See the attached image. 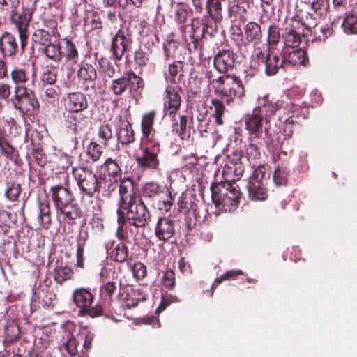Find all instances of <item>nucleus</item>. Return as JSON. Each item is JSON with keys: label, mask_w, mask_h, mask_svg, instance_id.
Instances as JSON below:
<instances>
[{"label": "nucleus", "mask_w": 357, "mask_h": 357, "mask_svg": "<svg viewBox=\"0 0 357 357\" xmlns=\"http://www.w3.org/2000/svg\"><path fill=\"white\" fill-rule=\"evenodd\" d=\"M225 0H206V13L203 16H195L190 20V34L187 42L190 52L203 53L204 39L209 36H214L217 24L223 20V5Z\"/></svg>", "instance_id": "obj_1"}, {"label": "nucleus", "mask_w": 357, "mask_h": 357, "mask_svg": "<svg viewBox=\"0 0 357 357\" xmlns=\"http://www.w3.org/2000/svg\"><path fill=\"white\" fill-rule=\"evenodd\" d=\"M134 179L126 176L120 179L119 185V200L118 209L133 213L151 215L144 202L139 197Z\"/></svg>", "instance_id": "obj_2"}, {"label": "nucleus", "mask_w": 357, "mask_h": 357, "mask_svg": "<svg viewBox=\"0 0 357 357\" xmlns=\"http://www.w3.org/2000/svg\"><path fill=\"white\" fill-rule=\"evenodd\" d=\"M210 189L212 202L218 210L231 212L238 207L241 192L235 183H213Z\"/></svg>", "instance_id": "obj_3"}, {"label": "nucleus", "mask_w": 357, "mask_h": 357, "mask_svg": "<svg viewBox=\"0 0 357 357\" xmlns=\"http://www.w3.org/2000/svg\"><path fill=\"white\" fill-rule=\"evenodd\" d=\"M118 227L116 236L123 241H129L130 238H135L139 229L145 227L151 220V215L132 213L116 211Z\"/></svg>", "instance_id": "obj_4"}, {"label": "nucleus", "mask_w": 357, "mask_h": 357, "mask_svg": "<svg viewBox=\"0 0 357 357\" xmlns=\"http://www.w3.org/2000/svg\"><path fill=\"white\" fill-rule=\"evenodd\" d=\"M139 150L140 155H134L137 166L143 170H160V144L156 133L142 136Z\"/></svg>", "instance_id": "obj_5"}, {"label": "nucleus", "mask_w": 357, "mask_h": 357, "mask_svg": "<svg viewBox=\"0 0 357 357\" xmlns=\"http://www.w3.org/2000/svg\"><path fill=\"white\" fill-rule=\"evenodd\" d=\"M72 174L82 195L92 198L100 192L102 178L98 176L91 167L78 165L73 167Z\"/></svg>", "instance_id": "obj_6"}, {"label": "nucleus", "mask_w": 357, "mask_h": 357, "mask_svg": "<svg viewBox=\"0 0 357 357\" xmlns=\"http://www.w3.org/2000/svg\"><path fill=\"white\" fill-rule=\"evenodd\" d=\"M36 0H22V12L18 13L15 9L12 10L10 21L15 24L20 39V46L23 51L27 45L28 27L36 9Z\"/></svg>", "instance_id": "obj_7"}, {"label": "nucleus", "mask_w": 357, "mask_h": 357, "mask_svg": "<svg viewBox=\"0 0 357 357\" xmlns=\"http://www.w3.org/2000/svg\"><path fill=\"white\" fill-rule=\"evenodd\" d=\"M216 83L215 91L229 100L242 98L245 96V87L242 80L235 74L225 75L213 80Z\"/></svg>", "instance_id": "obj_8"}, {"label": "nucleus", "mask_w": 357, "mask_h": 357, "mask_svg": "<svg viewBox=\"0 0 357 357\" xmlns=\"http://www.w3.org/2000/svg\"><path fill=\"white\" fill-rule=\"evenodd\" d=\"M94 300L95 296L90 288H77L73 293V301L79 308L78 314L80 316L95 317L102 314L100 307L92 305Z\"/></svg>", "instance_id": "obj_9"}, {"label": "nucleus", "mask_w": 357, "mask_h": 357, "mask_svg": "<svg viewBox=\"0 0 357 357\" xmlns=\"http://www.w3.org/2000/svg\"><path fill=\"white\" fill-rule=\"evenodd\" d=\"M198 202L195 197L183 194L178 201V211L184 213V220L188 231H191L197 225L205 222L206 216L200 215Z\"/></svg>", "instance_id": "obj_10"}, {"label": "nucleus", "mask_w": 357, "mask_h": 357, "mask_svg": "<svg viewBox=\"0 0 357 357\" xmlns=\"http://www.w3.org/2000/svg\"><path fill=\"white\" fill-rule=\"evenodd\" d=\"M133 43L132 31L129 26H121L111 40L110 52L115 61L122 60Z\"/></svg>", "instance_id": "obj_11"}, {"label": "nucleus", "mask_w": 357, "mask_h": 357, "mask_svg": "<svg viewBox=\"0 0 357 357\" xmlns=\"http://www.w3.org/2000/svg\"><path fill=\"white\" fill-rule=\"evenodd\" d=\"M35 88L15 91L11 102L15 109L23 114H33L39 109V102L34 92Z\"/></svg>", "instance_id": "obj_12"}, {"label": "nucleus", "mask_w": 357, "mask_h": 357, "mask_svg": "<svg viewBox=\"0 0 357 357\" xmlns=\"http://www.w3.org/2000/svg\"><path fill=\"white\" fill-rule=\"evenodd\" d=\"M244 37L241 52H248L252 47L257 49L264 39L261 25L257 22L250 21L243 25Z\"/></svg>", "instance_id": "obj_13"}, {"label": "nucleus", "mask_w": 357, "mask_h": 357, "mask_svg": "<svg viewBox=\"0 0 357 357\" xmlns=\"http://www.w3.org/2000/svg\"><path fill=\"white\" fill-rule=\"evenodd\" d=\"M281 56L284 63V72L298 69L301 66L306 67L309 64L307 54L302 48L292 50L282 49Z\"/></svg>", "instance_id": "obj_14"}, {"label": "nucleus", "mask_w": 357, "mask_h": 357, "mask_svg": "<svg viewBox=\"0 0 357 357\" xmlns=\"http://www.w3.org/2000/svg\"><path fill=\"white\" fill-rule=\"evenodd\" d=\"M10 76L14 84V92L36 88V75L34 73L30 75L28 68L15 67L10 71Z\"/></svg>", "instance_id": "obj_15"}, {"label": "nucleus", "mask_w": 357, "mask_h": 357, "mask_svg": "<svg viewBox=\"0 0 357 357\" xmlns=\"http://www.w3.org/2000/svg\"><path fill=\"white\" fill-rule=\"evenodd\" d=\"M243 158V151L239 149H235L231 153L227 154V161L223 169V174L233 173L234 177L232 179L238 181L245 172Z\"/></svg>", "instance_id": "obj_16"}, {"label": "nucleus", "mask_w": 357, "mask_h": 357, "mask_svg": "<svg viewBox=\"0 0 357 357\" xmlns=\"http://www.w3.org/2000/svg\"><path fill=\"white\" fill-rule=\"evenodd\" d=\"M256 56L264 65V71L266 75H275L280 70L284 72V63L281 52L279 54H271V52L268 50V52L265 54L259 50L256 53Z\"/></svg>", "instance_id": "obj_17"}, {"label": "nucleus", "mask_w": 357, "mask_h": 357, "mask_svg": "<svg viewBox=\"0 0 357 357\" xmlns=\"http://www.w3.org/2000/svg\"><path fill=\"white\" fill-rule=\"evenodd\" d=\"M264 119L255 109L244 116L243 119L245 125V129L250 135V141L262 139Z\"/></svg>", "instance_id": "obj_18"}, {"label": "nucleus", "mask_w": 357, "mask_h": 357, "mask_svg": "<svg viewBox=\"0 0 357 357\" xmlns=\"http://www.w3.org/2000/svg\"><path fill=\"white\" fill-rule=\"evenodd\" d=\"M56 215L65 225L73 226L82 217V211L76 198L56 210Z\"/></svg>", "instance_id": "obj_19"}, {"label": "nucleus", "mask_w": 357, "mask_h": 357, "mask_svg": "<svg viewBox=\"0 0 357 357\" xmlns=\"http://www.w3.org/2000/svg\"><path fill=\"white\" fill-rule=\"evenodd\" d=\"M182 88L178 86H167L165 90V111L169 116H174L181 106Z\"/></svg>", "instance_id": "obj_20"}, {"label": "nucleus", "mask_w": 357, "mask_h": 357, "mask_svg": "<svg viewBox=\"0 0 357 357\" xmlns=\"http://www.w3.org/2000/svg\"><path fill=\"white\" fill-rule=\"evenodd\" d=\"M38 210L34 215L38 225L45 229H49L52 225L50 202L47 194L39 195L37 198Z\"/></svg>", "instance_id": "obj_21"}, {"label": "nucleus", "mask_w": 357, "mask_h": 357, "mask_svg": "<svg viewBox=\"0 0 357 357\" xmlns=\"http://www.w3.org/2000/svg\"><path fill=\"white\" fill-rule=\"evenodd\" d=\"M235 53L231 50H220L213 57V65L216 70L225 75L235 66Z\"/></svg>", "instance_id": "obj_22"}, {"label": "nucleus", "mask_w": 357, "mask_h": 357, "mask_svg": "<svg viewBox=\"0 0 357 357\" xmlns=\"http://www.w3.org/2000/svg\"><path fill=\"white\" fill-rule=\"evenodd\" d=\"M259 105L255 109L265 119L269 121L270 119L275 115L276 112L281 111L282 99L273 101L268 94L264 95L257 98Z\"/></svg>", "instance_id": "obj_23"}, {"label": "nucleus", "mask_w": 357, "mask_h": 357, "mask_svg": "<svg viewBox=\"0 0 357 357\" xmlns=\"http://www.w3.org/2000/svg\"><path fill=\"white\" fill-rule=\"evenodd\" d=\"M176 222L168 217L158 218L155 226V235L163 242H168L176 234Z\"/></svg>", "instance_id": "obj_24"}, {"label": "nucleus", "mask_w": 357, "mask_h": 357, "mask_svg": "<svg viewBox=\"0 0 357 357\" xmlns=\"http://www.w3.org/2000/svg\"><path fill=\"white\" fill-rule=\"evenodd\" d=\"M50 192L55 210L75 199L73 191L61 184L51 187Z\"/></svg>", "instance_id": "obj_25"}, {"label": "nucleus", "mask_w": 357, "mask_h": 357, "mask_svg": "<svg viewBox=\"0 0 357 357\" xmlns=\"http://www.w3.org/2000/svg\"><path fill=\"white\" fill-rule=\"evenodd\" d=\"M65 107L69 112L79 113L89 107V102L86 95L82 92H70L66 95Z\"/></svg>", "instance_id": "obj_26"}, {"label": "nucleus", "mask_w": 357, "mask_h": 357, "mask_svg": "<svg viewBox=\"0 0 357 357\" xmlns=\"http://www.w3.org/2000/svg\"><path fill=\"white\" fill-rule=\"evenodd\" d=\"M105 248L107 250L111 249L110 258L114 261L123 263L130 261L129 248L124 242L116 243L115 241H110L106 243Z\"/></svg>", "instance_id": "obj_27"}, {"label": "nucleus", "mask_w": 357, "mask_h": 357, "mask_svg": "<svg viewBox=\"0 0 357 357\" xmlns=\"http://www.w3.org/2000/svg\"><path fill=\"white\" fill-rule=\"evenodd\" d=\"M298 27L291 24V27H286L282 33V40L284 44L282 49L289 50L298 48L301 42L302 36L304 37L302 33H299L296 31Z\"/></svg>", "instance_id": "obj_28"}, {"label": "nucleus", "mask_w": 357, "mask_h": 357, "mask_svg": "<svg viewBox=\"0 0 357 357\" xmlns=\"http://www.w3.org/2000/svg\"><path fill=\"white\" fill-rule=\"evenodd\" d=\"M121 155L117 156L115 159L108 158L102 165L104 169V176H107L110 180L116 182L119 178H121L122 169L119 165L121 164Z\"/></svg>", "instance_id": "obj_29"}, {"label": "nucleus", "mask_w": 357, "mask_h": 357, "mask_svg": "<svg viewBox=\"0 0 357 357\" xmlns=\"http://www.w3.org/2000/svg\"><path fill=\"white\" fill-rule=\"evenodd\" d=\"M117 140L122 146H128L135 141V132L128 121L122 122L116 131Z\"/></svg>", "instance_id": "obj_30"}, {"label": "nucleus", "mask_w": 357, "mask_h": 357, "mask_svg": "<svg viewBox=\"0 0 357 357\" xmlns=\"http://www.w3.org/2000/svg\"><path fill=\"white\" fill-rule=\"evenodd\" d=\"M248 197L254 201H264L267 199L268 190L264 183L259 181H248L247 184Z\"/></svg>", "instance_id": "obj_31"}, {"label": "nucleus", "mask_w": 357, "mask_h": 357, "mask_svg": "<svg viewBox=\"0 0 357 357\" xmlns=\"http://www.w3.org/2000/svg\"><path fill=\"white\" fill-rule=\"evenodd\" d=\"M63 43L62 59L64 58L65 61L71 65L77 64L79 58L77 45L68 38H63Z\"/></svg>", "instance_id": "obj_32"}, {"label": "nucleus", "mask_w": 357, "mask_h": 357, "mask_svg": "<svg viewBox=\"0 0 357 357\" xmlns=\"http://www.w3.org/2000/svg\"><path fill=\"white\" fill-rule=\"evenodd\" d=\"M17 43L15 36L5 32L0 38V50L4 56H12L16 54Z\"/></svg>", "instance_id": "obj_33"}, {"label": "nucleus", "mask_w": 357, "mask_h": 357, "mask_svg": "<svg viewBox=\"0 0 357 357\" xmlns=\"http://www.w3.org/2000/svg\"><path fill=\"white\" fill-rule=\"evenodd\" d=\"M77 77L84 84H91L96 80L97 71L92 64L82 62L79 65Z\"/></svg>", "instance_id": "obj_34"}, {"label": "nucleus", "mask_w": 357, "mask_h": 357, "mask_svg": "<svg viewBox=\"0 0 357 357\" xmlns=\"http://www.w3.org/2000/svg\"><path fill=\"white\" fill-rule=\"evenodd\" d=\"M84 27L89 31L102 30V22L100 14L93 9L86 10L84 15Z\"/></svg>", "instance_id": "obj_35"}, {"label": "nucleus", "mask_w": 357, "mask_h": 357, "mask_svg": "<svg viewBox=\"0 0 357 357\" xmlns=\"http://www.w3.org/2000/svg\"><path fill=\"white\" fill-rule=\"evenodd\" d=\"M126 294L124 299L128 308L136 307L139 302L146 301L147 297L141 288H130L126 290Z\"/></svg>", "instance_id": "obj_36"}, {"label": "nucleus", "mask_w": 357, "mask_h": 357, "mask_svg": "<svg viewBox=\"0 0 357 357\" xmlns=\"http://www.w3.org/2000/svg\"><path fill=\"white\" fill-rule=\"evenodd\" d=\"M266 44L268 46V50L271 52L278 47L280 39H282V33H280V29L275 23L271 24L266 31Z\"/></svg>", "instance_id": "obj_37"}, {"label": "nucleus", "mask_w": 357, "mask_h": 357, "mask_svg": "<svg viewBox=\"0 0 357 357\" xmlns=\"http://www.w3.org/2000/svg\"><path fill=\"white\" fill-rule=\"evenodd\" d=\"M157 113L155 110L145 112L142 116L141 132L142 136L156 133L153 126Z\"/></svg>", "instance_id": "obj_38"}, {"label": "nucleus", "mask_w": 357, "mask_h": 357, "mask_svg": "<svg viewBox=\"0 0 357 357\" xmlns=\"http://www.w3.org/2000/svg\"><path fill=\"white\" fill-rule=\"evenodd\" d=\"M163 192L162 187L157 183H146L142 188L141 199L153 203Z\"/></svg>", "instance_id": "obj_39"}, {"label": "nucleus", "mask_w": 357, "mask_h": 357, "mask_svg": "<svg viewBox=\"0 0 357 357\" xmlns=\"http://www.w3.org/2000/svg\"><path fill=\"white\" fill-rule=\"evenodd\" d=\"M54 35V31L45 30L43 28H38L33 33L31 39L36 45L43 47L52 42V37Z\"/></svg>", "instance_id": "obj_40"}, {"label": "nucleus", "mask_w": 357, "mask_h": 357, "mask_svg": "<svg viewBox=\"0 0 357 357\" xmlns=\"http://www.w3.org/2000/svg\"><path fill=\"white\" fill-rule=\"evenodd\" d=\"M130 79L126 76H122L119 78L113 79L109 85L108 89L114 96H120L129 92L130 89Z\"/></svg>", "instance_id": "obj_41"}, {"label": "nucleus", "mask_w": 357, "mask_h": 357, "mask_svg": "<svg viewBox=\"0 0 357 357\" xmlns=\"http://www.w3.org/2000/svg\"><path fill=\"white\" fill-rule=\"evenodd\" d=\"M192 13L187 3L178 2L174 10V20L177 24L184 26Z\"/></svg>", "instance_id": "obj_42"}, {"label": "nucleus", "mask_w": 357, "mask_h": 357, "mask_svg": "<svg viewBox=\"0 0 357 357\" xmlns=\"http://www.w3.org/2000/svg\"><path fill=\"white\" fill-rule=\"evenodd\" d=\"M173 202L171 192L169 190H163L159 197L151 204L153 208L167 213L171 210Z\"/></svg>", "instance_id": "obj_43"}, {"label": "nucleus", "mask_w": 357, "mask_h": 357, "mask_svg": "<svg viewBox=\"0 0 357 357\" xmlns=\"http://www.w3.org/2000/svg\"><path fill=\"white\" fill-rule=\"evenodd\" d=\"M88 238V235L86 234H82L80 233L77 238V252H76V258L77 262L75 264V266L81 269H84L85 267L84 261V250L86 245V241Z\"/></svg>", "instance_id": "obj_44"}, {"label": "nucleus", "mask_w": 357, "mask_h": 357, "mask_svg": "<svg viewBox=\"0 0 357 357\" xmlns=\"http://www.w3.org/2000/svg\"><path fill=\"white\" fill-rule=\"evenodd\" d=\"M54 281L62 285L66 281L72 280L74 276L73 270L67 266H57L52 272Z\"/></svg>", "instance_id": "obj_45"}, {"label": "nucleus", "mask_w": 357, "mask_h": 357, "mask_svg": "<svg viewBox=\"0 0 357 357\" xmlns=\"http://www.w3.org/2000/svg\"><path fill=\"white\" fill-rule=\"evenodd\" d=\"M61 46L59 44H54L52 42L50 44L40 47V51L45 55L47 58L55 63L61 62L62 59V54Z\"/></svg>", "instance_id": "obj_46"}, {"label": "nucleus", "mask_w": 357, "mask_h": 357, "mask_svg": "<svg viewBox=\"0 0 357 357\" xmlns=\"http://www.w3.org/2000/svg\"><path fill=\"white\" fill-rule=\"evenodd\" d=\"M22 193L21 185L15 181H6L4 192L5 197L10 202H16Z\"/></svg>", "instance_id": "obj_47"}, {"label": "nucleus", "mask_w": 357, "mask_h": 357, "mask_svg": "<svg viewBox=\"0 0 357 357\" xmlns=\"http://www.w3.org/2000/svg\"><path fill=\"white\" fill-rule=\"evenodd\" d=\"M282 106L281 107V111H282L284 116H287V118L293 119L294 116L298 117L303 116V112L301 106L296 103L293 102L289 100L282 99Z\"/></svg>", "instance_id": "obj_48"}, {"label": "nucleus", "mask_w": 357, "mask_h": 357, "mask_svg": "<svg viewBox=\"0 0 357 357\" xmlns=\"http://www.w3.org/2000/svg\"><path fill=\"white\" fill-rule=\"evenodd\" d=\"M97 135L99 142L105 147L108 146L109 141L114 137L112 125L106 123L101 124L98 128Z\"/></svg>", "instance_id": "obj_49"}, {"label": "nucleus", "mask_w": 357, "mask_h": 357, "mask_svg": "<svg viewBox=\"0 0 357 357\" xmlns=\"http://www.w3.org/2000/svg\"><path fill=\"white\" fill-rule=\"evenodd\" d=\"M128 79H130L129 93L138 94L144 88L145 84L142 77L138 76L135 72L130 70L127 73Z\"/></svg>", "instance_id": "obj_50"}, {"label": "nucleus", "mask_w": 357, "mask_h": 357, "mask_svg": "<svg viewBox=\"0 0 357 357\" xmlns=\"http://www.w3.org/2000/svg\"><path fill=\"white\" fill-rule=\"evenodd\" d=\"M210 109L213 112L212 116L215 119L216 123L222 125L224 123L222 116L226 110L223 102L216 98L212 99Z\"/></svg>", "instance_id": "obj_51"}, {"label": "nucleus", "mask_w": 357, "mask_h": 357, "mask_svg": "<svg viewBox=\"0 0 357 357\" xmlns=\"http://www.w3.org/2000/svg\"><path fill=\"white\" fill-rule=\"evenodd\" d=\"M243 3H234L228 8L229 15L234 17L236 20H238L241 22L245 23L247 20V8L242 6Z\"/></svg>", "instance_id": "obj_52"}, {"label": "nucleus", "mask_w": 357, "mask_h": 357, "mask_svg": "<svg viewBox=\"0 0 357 357\" xmlns=\"http://www.w3.org/2000/svg\"><path fill=\"white\" fill-rule=\"evenodd\" d=\"M103 153L102 146L96 142H91L86 148V155L89 162H98Z\"/></svg>", "instance_id": "obj_53"}, {"label": "nucleus", "mask_w": 357, "mask_h": 357, "mask_svg": "<svg viewBox=\"0 0 357 357\" xmlns=\"http://www.w3.org/2000/svg\"><path fill=\"white\" fill-rule=\"evenodd\" d=\"M99 72L109 78H112L116 74V69L110 59L101 56L98 59Z\"/></svg>", "instance_id": "obj_54"}, {"label": "nucleus", "mask_w": 357, "mask_h": 357, "mask_svg": "<svg viewBox=\"0 0 357 357\" xmlns=\"http://www.w3.org/2000/svg\"><path fill=\"white\" fill-rule=\"evenodd\" d=\"M77 335L79 342L84 340L83 349L81 351L82 356L79 357H88L87 355H84V349L87 352L91 348L94 335L86 327H84Z\"/></svg>", "instance_id": "obj_55"}, {"label": "nucleus", "mask_w": 357, "mask_h": 357, "mask_svg": "<svg viewBox=\"0 0 357 357\" xmlns=\"http://www.w3.org/2000/svg\"><path fill=\"white\" fill-rule=\"evenodd\" d=\"M105 8H112L119 10V19H123L128 13L127 0H102Z\"/></svg>", "instance_id": "obj_56"}, {"label": "nucleus", "mask_w": 357, "mask_h": 357, "mask_svg": "<svg viewBox=\"0 0 357 357\" xmlns=\"http://www.w3.org/2000/svg\"><path fill=\"white\" fill-rule=\"evenodd\" d=\"M289 174V171L286 167L278 166L275 168L273 172V181L275 185L284 186L287 184V178Z\"/></svg>", "instance_id": "obj_57"}, {"label": "nucleus", "mask_w": 357, "mask_h": 357, "mask_svg": "<svg viewBox=\"0 0 357 357\" xmlns=\"http://www.w3.org/2000/svg\"><path fill=\"white\" fill-rule=\"evenodd\" d=\"M344 31L347 34L357 33V16L354 14H347L342 23Z\"/></svg>", "instance_id": "obj_58"}, {"label": "nucleus", "mask_w": 357, "mask_h": 357, "mask_svg": "<svg viewBox=\"0 0 357 357\" xmlns=\"http://www.w3.org/2000/svg\"><path fill=\"white\" fill-rule=\"evenodd\" d=\"M177 126L176 132L178 135L182 140H186L190 138V130L188 126V119L186 116H180L179 122L175 124Z\"/></svg>", "instance_id": "obj_59"}, {"label": "nucleus", "mask_w": 357, "mask_h": 357, "mask_svg": "<svg viewBox=\"0 0 357 357\" xmlns=\"http://www.w3.org/2000/svg\"><path fill=\"white\" fill-rule=\"evenodd\" d=\"M243 275L241 270H230L221 275L220 277L216 278L213 284L211 286V296H213V292L216 287L220 284L225 280H234L238 275Z\"/></svg>", "instance_id": "obj_60"}, {"label": "nucleus", "mask_w": 357, "mask_h": 357, "mask_svg": "<svg viewBox=\"0 0 357 357\" xmlns=\"http://www.w3.org/2000/svg\"><path fill=\"white\" fill-rule=\"evenodd\" d=\"M117 291V286L114 282H107L100 288V294L101 297L109 301L113 300V296Z\"/></svg>", "instance_id": "obj_61"}, {"label": "nucleus", "mask_w": 357, "mask_h": 357, "mask_svg": "<svg viewBox=\"0 0 357 357\" xmlns=\"http://www.w3.org/2000/svg\"><path fill=\"white\" fill-rule=\"evenodd\" d=\"M151 54V50H145L139 47V48L135 52L134 61L135 64L141 68L146 66L149 63Z\"/></svg>", "instance_id": "obj_62"}, {"label": "nucleus", "mask_w": 357, "mask_h": 357, "mask_svg": "<svg viewBox=\"0 0 357 357\" xmlns=\"http://www.w3.org/2000/svg\"><path fill=\"white\" fill-rule=\"evenodd\" d=\"M127 265L130 267L132 275L137 280H142L146 276V266L143 263L137 261L132 264L130 261L127 262Z\"/></svg>", "instance_id": "obj_63"}, {"label": "nucleus", "mask_w": 357, "mask_h": 357, "mask_svg": "<svg viewBox=\"0 0 357 357\" xmlns=\"http://www.w3.org/2000/svg\"><path fill=\"white\" fill-rule=\"evenodd\" d=\"M79 344V340L76 336L70 337L68 341H66L63 347L66 351L68 353L69 357H74L78 354L77 347Z\"/></svg>", "instance_id": "obj_64"}]
</instances>
